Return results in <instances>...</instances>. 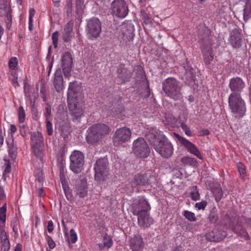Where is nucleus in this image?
<instances>
[{
    "instance_id": "f257e3e1",
    "label": "nucleus",
    "mask_w": 251,
    "mask_h": 251,
    "mask_svg": "<svg viewBox=\"0 0 251 251\" xmlns=\"http://www.w3.org/2000/svg\"><path fill=\"white\" fill-rule=\"evenodd\" d=\"M132 208L133 215L138 216V223L140 226L149 227L152 224L153 220L149 213L150 205L143 197L134 201Z\"/></svg>"
},
{
    "instance_id": "f03ea898",
    "label": "nucleus",
    "mask_w": 251,
    "mask_h": 251,
    "mask_svg": "<svg viewBox=\"0 0 251 251\" xmlns=\"http://www.w3.org/2000/svg\"><path fill=\"white\" fill-rule=\"evenodd\" d=\"M110 131L108 125L104 124H95L87 130L86 140L88 144L92 145L99 144Z\"/></svg>"
},
{
    "instance_id": "7ed1b4c3",
    "label": "nucleus",
    "mask_w": 251,
    "mask_h": 251,
    "mask_svg": "<svg viewBox=\"0 0 251 251\" xmlns=\"http://www.w3.org/2000/svg\"><path fill=\"white\" fill-rule=\"evenodd\" d=\"M182 83L174 77H168L162 82V90L165 95L175 101L181 100L182 98L181 89Z\"/></svg>"
},
{
    "instance_id": "20e7f679",
    "label": "nucleus",
    "mask_w": 251,
    "mask_h": 251,
    "mask_svg": "<svg viewBox=\"0 0 251 251\" xmlns=\"http://www.w3.org/2000/svg\"><path fill=\"white\" fill-rule=\"evenodd\" d=\"M228 104L231 112L234 114L236 118H240L245 115L246 106L240 94L231 93L228 97Z\"/></svg>"
},
{
    "instance_id": "39448f33",
    "label": "nucleus",
    "mask_w": 251,
    "mask_h": 251,
    "mask_svg": "<svg viewBox=\"0 0 251 251\" xmlns=\"http://www.w3.org/2000/svg\"><path fill=\"white\" fill-rule=\"evenodd\" d=\"M95 179L99 182H102L109 179V167L107 156L100 157L94 164Z\"/></svg>"
},
{
    "instance_id": "423d86ee",
    "label": "nucleus",
    "mask_w": 251,
    "mask_h": 251,
    "mask_svg": "<svg viewBox=\"0 0 251 251\" xmlns=\"http://www.w3.org/2000/svg\"><path fill=\"white\" fill-rule=\"evenodd\" d=\"M31 146L34 155L37 158H39L41 162H43L44 157V138L41 132H31Z\"/></svg>"
},
{
    "instance_id": "0eeeda50",
    "label": "nucleus",
    "mask_w": 251,
    "mask_h": 251,
    "mask_svg": "<svg viewBox=\"0 0 251 251\" xmlns=\"http://www.w3.org/2000/svg\"><path fill=\"white\" fill-rule=\"evenodd\" d=\"M70 169L75 174L80 173L83 169L84 155L79 151H74L70 156Z\"/></svg>"
},
{
    "instance_id": "6e6552de",
    "label": "nucleus",
    "mask_w": 251,
    "mask_h": 251,
    "mask_svg": "<svg viewBox=\"0 0 251 251\" xmlns=\"http://www.w3.org/2000/svg\"><path fill=\"white\" fill-rule=\"evenodd\" d=\"M153 148L164 158H169L173 154V145L166 137L159 142H156Z\"/></svg>"
},
{
    "instance_id": "1a4fd4ad",
    "label": "nucleus",
    "mask_w": 251,
    "mask_h": 251,
    "mask_svg": "<svg viewBox=\"0 0 251 251\" xmlns=\"http://www.w3.org/2000/svg\"><path fill=\"white\" fill-rule=\"evenodd\" d=\"M132 149L133 152L140 158H147L150 153V148L142 137H139L134 141Z\"/></svg>"
},
{
    "instance_id": "9d476101",
    "label": "nucleus",
    "mask_w": 251,
    "mask_h": 251,
    "mask_svg": "<svg viewBox=\"0 0 251 251\" xmlns=\"http://www.w3.org/2000/svg\"><path fill=\"white\" fill-rule=\"evenodd\" d=\"M68 102H78L82 98V87L76 81L70 82L68 90Z\"/></svg>"
},
{
    "instance_id": "9b49d317",
    "label": "nucleus",
    "mask_w": 251,
    "mask_h": 251,
    "mask_svg": "<svg viewBox=\"0 0 251 251\" xmlns=\"http://www.w3.org/2000/svg\"><path fill=\"white\" fill-rule=\"evenodd\" d=\"M111 13L118 17L124 18L128 13V9L125 0H114L111 3Z\"/></svg>"
},
{
    "instance_id": "f8f14e48",
    "label": "nucleus",
    "mask_w": 251,
    "mask_h": 251,
    "mask_svg": "<svg viewBox=\"0 0 251 251\" xmlns=\"http://www.w3.org/2000/svg\"><path fill=\"white\" fill-rule=\"evenodd\" d=\"M152 173L148 171L144 174H138L135 175L130 182L132 187L139 188L151 184V179L153 178Z\"/></svg>"
},
{
    "instance_id": "ddd939ff",
    "label": "nucleus",
    "mask_w": 251,
    "mask_h": 251,
    "mask_svg": "<svg viewBox=\"0 0 251 251\" xmlns=\"http://www.w3.org/2000/svg\"><path fill=\"white\" fill-rule=\"evenodd\" d=\"M131 135V132L129 128L123 127L118 128L113 136L114 143L119 145L127 142L130 140Z\"/></svg>"
},
{
    "instance_id": "4468645a",
    "label": "nucleus",
    "mask_w": 251,
    "mask_h": 251,
    "mask_svg": "<svg viewBox=\"0 0 251 251\" xmlns=\"http://www.w3.org/2000/svg\"><path fill=\"white\" fill-rule=\"evenodd\" d=\"M88 33L94 38H98L101 31V23L97 18H92L87 23Z\"/></svg>"
},
{
    "instance_id": "2eb2a0df",
    "label": "nucleus",
    "mask_w": 251,
    "mask_h": 251,
    "mask_svg": "<svg viewBox=\"0 0 251 251\" xmlns=\"http://www.w3.org/2000/svg\"><path fill=\"white\" fill-rule=\"evenodd\" d=\"M76 103L69 102L68 106L73 122L78 124L80 122L81 118L84 114L82 109Z\"/></svg>"
},
{
    "instance_id": "dca6fc26",
    "label": "nucleus",
    "mask_w": 251,
    "mask_h": 251,
    "mask_svg": "<svg viewBox=\"0 0 251 251\" xmlns=\"http://www.w3.org/2000/svg\"><path fill=\"white\" fill-rule=\"evenodd\" d=\"M146 137L154 147L156 142H159V141L162 140L166 137L161 134L159 129L155 127H151L149 129V131H147Z\"/></svg>"
},
{
    "instance_id": "f3484780",
    "label": "nucleus",
    "mask_w": 251,
    "mask_h": 251,
    "mask_svg": "<svg viewBox=\"0 0 251 251\" xmlns=\"http://www.w3.org/2000/svg\"><path fill=\"white\" fill-rule=\"evenodd\" d=\"M175 135L178 141L188 151L197 156L200 159H202V156L196 146L192 143L181 137L178 134L175 133Z\"/></svg>"
},
{
    "instance_id": "a211bd4d",
    "label": "nucleus",
    "mask_w": 251,
    "mask_h": 251,
    "mask_svg": "<svg viewBox=\"0 0 251 251\" xmlns=\"http://www.w3.org/2000/svg\"><path fill=\"white\" fill-rule=\"evenodd\" d=\"M133 70L125 68L124 64L117 70L118 76L116 81L118 84H122L129 81Z\"/></svg>"
},
{
    "instance_id": "6ab92c4d",
    "label": "nucleus",
    "mask_w": 251,
    "mask_h": 251,
    "mask_svg": "<svg viewBox=\"0 0 251 251\" xmlns=\"http://www.w3.org/2000/svg\"><path fill=\"white\" fill-rule=\"evenodd\" d=\"M226 236V231L219 228H214L213 230L205 234L207 240L215 242H220Z\"/></svg>"
},
{
    "instance_id": "aec40b11",
    "label": "nucleus",
    "mask_w": 251,
    "mask_h": 251,
    "mask_svg": "<svg viewBox=\"0 0 251 251\" xmlns=\"http://www.w3.org/2000/svg\"><path fill=\"white\" fill-rule=\"evenodd\" d=\"M245 86L244 82L239 77H232L230 79L229 87L232 93L240 94Z\"/></svg>"
},
{
    "instance_id": "412c9836",
    "label": "nucleus",
    "mask_w": 251,
    "mask_h": 251,
    "mask_svg": "<svg viewBox=\"0 0 251 251\" xmlns=\"http://www.w3.org/2000/svg\"><path fill=\"white\" fill-rule=\"evenodd\" d=\"M74 22L69 21L65 25L62 33V39L64 42H70L74 36L73 32Z\"/></svg>"
},
{
    "instance_id": "4be33fe9",
    "label": "nucleus",
    "mask_w": 251,
    "mask_h": 251,
    "mask_svg": "<svg viewBox=\"0 0 251 251\" xmlns=\"http://www.w3.org/2000/svg\"><path fill=\"white\" fill-rule=\"evenodd\" d=\"M185 70V83L189 86H192L195 83L196 72L195 70L189 64H183Z\"/></svg>"
},
{
    "instance_id": "5701e85b",
    "label": "nucleus",
    "mask_w": 251,
    "mask_h": 251,
    "mask_svg": "<svg viewBox=\"0 0 251 251\" xmlns=\"http://www.w3.org/2000/svg\"><path fill=\"white\" fill-rule=\"evenodd\" d=\"M232 231L239 236L244 238L246 240H250V236L244 227L242 220L238 221L236 225L231 227Z\"/></svg>"
},
{
    "instance_id": "b1692460",
    "label": "nucleus",
    "mask_w": 251,
    "mask_h": 251,
    "mask_svg": "<svg viewBox=\"0 0 251 251\" xmlns=\"http://www.w3.org/2000/svg\"><path fill=\"white\" fill-rule=\"evenodd\" d=\"M242 34L238 29H233L230 36V42L234 48H239L241 46Z\"/></svg>"
},
{
    "instance_id": "393cba45",
    "label": "nucleus",
    "mask_w": 251,
    "mask_h": 251,
    "mask_svg": "<svg viewBox=\"0 0 251 251\" xmlns=\"http://www.w3.org/2000/svg\"><path fill=\"white\" fill-rule=\"evenodd\" d=\"M241 218H244L243 216L240 217L236 214V212L234 210L229 211V213H226L224 217V221L227 222L229 225V226L231 227L235 225V223H238V221L242 220Z\"/></svg>"
},
{
    "instance_id": "a878e982",
    "label": "nucleus",
    "mask_w": 251,
    "mask_h": 251,
    "mask_svg": "<svg viewBox=\"0 0 251 251\" xmlns=\"http://www.w3.org/2000/svg\"><path fill=\"white\" fill-rule=\"evenodd\" d=\"M130 247L132 251H141L144 247L142 238L136 236L132 237L130 240Z\"/></svg>"
},
{
    "instance_id": "bb28decb",
    "label": "nucleus",
    "mask_w": 251,
    "mask_h": 251,
    "mask_svg": "<svg viewBox=\"0 0 251 251\" xmlns=\"http://www.w3.org/2000/svg\"><path fill=\"white\" fill-rule=\"evenodd\" d=\"M120 38V42L123 46H129L133 42V35L130 30L123 29L122 35Z\"/></svg>"
},
{
    "instance_id": "cd10ccee",
    "label": "nucleus",
    "mask_w": 251,
    "mask_h": 251,
    "mask_svg": "<svg viewBox=\"0 0 251 251\" xmlns=\"http://www.w3.org/2000/svg\"><path fill=\"white\" fill-rule=\"evenodd\" d=\"M53 85L58 92H61L63 89V78L60 71L57 70L55 73Z\"/></svg>"
},
{
    "instance_id": "c85d7f7f",
    "label": "nucleus",
    "mask_w": 251,
    "mask_h": 251,
    "mask_svg": "<svg viewBox=\"0 0 251 251\" xmlns=\"http://www.w3.org/2000/svg\"><path fill=\"white\" fill-rule=\"evenodd\" d=\"M139 75H140V80L145 84V91L144 94L145 98H148L150 95V90L148 82L146 80V75L143 71V69L141 66H138Z\"/></svg>"
},
{
    "instance_id": "c756f323",
    "label": "nucleus",
    "mask_w": 251,
    "mask_h": 251,
    "mask_svg": "<svg viewBox=\"0 0 251 251\" xmlns=\"http://www.w3.org/2000/svg\"><path fill=\"white\" fill-rule=\"evenodd\" d=\"M0 239L4 250H9L10 249V243L6 232L4 230H1L0 232Z\"/></svg>"
},
{
    "instance_id": "7c9ffc66",
    "label": "nucleus",
    "mask_w": 251,
    "mask_h": 251,
    "mask_svg": "<svg viewBox=\"0 0 251 251\" xmlns=\"http://www.w3.org/2000/svg\"><path fill=\"white\" fill-rule=\"evenodd\" d=\"M208 219L210 224H215L219 220L218 210L215 206H214L211 210L208 216Z\"/></svg>"
},
{
    "instance_id": "2f4dec72",
    "label": "nucleus",
    "mask_w": 251,
    "mask_h": 251,
    "mask_svg": "<svg viewBox=\"0 0 251 251\" xmlns=\"http://www.w3.org/2000/svg\"><path fill=\"white\" fill-rule=\"evenodd\" d=\"M0 9L3 10L4 13L1 14V16L8 14L9 13H11V9L9 5L8 1L5 0L0 1Z\"/></svg>"
},
{
    "instance_id": "473e14b6",
    "label": "nucleus",
    "mask_w": 251,
    "mask_h": 251,
    "mask_svg": "<svg viewBox=\"0 0 251 251\" xmlns=\"http://www.w3.org/2000/svg\"><path fill=\"white\" fill-rule=\"evenodd\" d=\"M251 17V0H246L244 9V19L247 20Z\"/></svg>"
},
{
    "instance_id": "72a5a7b5",
    "label": "nucleus",
    "mask_w": 251,
    "mask_h": 251,
    "mask_svg": "<svg viewBox=\"0 0 251 251\" xmlns=\"http://www.w3.org/2000/svg\"><path fill=\"white\" fill-rule=\"evenodd\" d=\"M213 194L215 197V200L217 202H219L221 200L223 195V190L219 185L218 187L214 188L212 189Z\"/></svg>"
},
{
    "instance_id": "f704fd0d",
    "label": "nucleus",
    "mask_w": 251,
    "mask_h": 251,
    "mask_svg": "<svg viewBox=\"0 0 251 251\" xmlns=\"http://www.w3.org/2000/svg\"><path fill=\"white\" fill-rule=\"evenodd\" d=\"M181 162L185 165H187L194 166H196L197 163V161L195 158L188 156H184L181 158Z\"/></svg>"
},
{
    "instance_id": "c9c22d12",
    "label": "nucleus",
    "mask_w": 251,
    "mask_h": 251,
    "mask_svg": "<svg viewBox=\"0 0 251 251\" xmlns=\"http://www.w3.org/2000/svg\"><path fill=\"white\" fill-rule=\"evenodd\" d=\"M72 64H61L63 74L66 77H69L71 75V73L72 69Z\"/></svg>"
},
{
    "instance_id": "e433bc0d",
    "label": "nucleus",
    "mask_w": 251,
    "mask_h": 251,
    "mask_svg": "<svg viewBox=\"0 0 251 251\" xmlns=\"http://www.w3.org/2000/svg\"><path fill=\"white\" fill-rule=\"evenodd\" d=\"M124 110V108L123 106L118 104L117 107H114V109L112 110L111 114L112 116L114 117L119 118L121 116Z\"/></svg>"
},
{
    "instance_id": "4c0bfd02",
    "label": "nucleus",
    "mask_w": 251,
    "mask_h": 251,
    "mask_svg": "<svg viewBox=\"0 0 251 251\" xmlns=\"http://www.w3.org/2000/svg\"><path fill=\"white\" fill-rule=\"evenodd\" d=\"M86 186H87L86 181L84 179H78L75 181L74 189L75 191H76L78 189L84 188Z\"/></svg>"
},
{
    "instance_id": "58836bf2",
    "label": "nucleus",
    "mask_w": 251,
    "mask_h": 251,
    "mask_svg": "<svg viewBox=\"0 0 251 251\" xmlns=\"http://www.w3.org/2000/svg\"><path fill=\"white\" fill-rule=\"evenodd\" d=\"M72 53L69 51L64 52L62 56V63H73Z\"/></svg>"
},
{
    "instance_id": "ea45409f",
    "label": "nucleus",
    "mask_w": 251,
    "mask_h": 251,
    "mask_svg": "<svg viewBox=\"0 0 251 251\" xmlns=\"http://www.w3.org/2000/svg\"><path fill=\"white\" fill-rule=\"evenodd\" d=\"M34 176L36 177V180L39 183H43L44 181L43 170L41 168H37L34 172Z\"/></svg>"
},
{
    "instance_id": "a19ab883",
    "label": "nucleus",
    "mask_w": 251,
    "mask_h": 251,
    "mask_svg": "<svg viewBox=\"0 0 251 251\" xmlns=\"http://www.w3.org/2000/svg\"><path fill=\"white\" fill-rule=\"evenodd\" d=\"M7 144L8 145L9 148V154L10 157H11V159L12 160H14L16 159L17 156V148L15 147L14 145H11V146L9 145V144L8 142Z\"/></svg>"
},
{
    "instance_id": "79ce46f5",
    "label": "nucleus",
    "mask_w": 251,
    "mask_h": 251,
    "mask_svg": "<svg viewBox=\"0 0 251 251\" xmlns=\"http://www.w3.org/2000/svg\"><path fill=\"white\" fill-rule=\"evenodd\" d=\"M184 216L189 221L195 222L197 220L195 214L189 211H184L183 213Z\"/></svg>"
},
{
    "instance_id": "37998d69",
    "label": "nucleus",
    "mask_w": 251,
    "mask_h": 251,
    "mask_svg": "<svg viewBox=\"0 0 251 251\" xmlns=\"http://www.w3.org/2000/svg\"><path fill=\"white\" fill-rule=\"evenodd\" d=\"M6 205L5 203L1 207H0V221L4 223L6 220Z\"/></svg>"
},
{
    "instance_id": "c03bdc74",
    "label": "nucleus",
    "mask_w": 251,
    "mask_h": 251,
    "mask_svg": "<svg viewBox=\"0 0 251 251\" xmlns=\"http://www.w3.org/2000/svg\"><path fill=\"white\" fill-rule=\"evenodd\" d=\"M18 115L19 122L23 123L25 120V114L24 108L22 106H20L19 108Z\"/></svg>"
},
{
    "instance_id": "a18cd8bd",
    "label": "nucleus",
    "mask_w": 251,
    "mask_h": 251,
    "mask_svg": "<svg viewBox=\"0 0 251 251\" xmlns=\"http://www.w3.org/2000/svg\"><path fill=\"white\" fill-rule=\"evenodd\" d=\"M60 180L61 181L62 185L63 187V189L64 190L65 194L66 196L67 199L69 200L70 198L69 197V194H67V190L68 189L67 181L65 178H60Z\"/></svg>"
},
{
    "instance_id": "49530a36",
    "label": "nucleus",
    "mask_w": 251,
    "mask_h": 251,
    "mask_svg": "<svg viewBox=\"0 0 251 251\" xmlns=\"http://www.w3.org/2000/svg\"><path fill=\"white\" fill-rule=\"evenodd\" d=\"M237 167L240 176L242 178H244L246 176V170L245 166L241 162H239L237 164Z\"/></svg>"
},
{
    "instance_id": "de8ad7c7",
    "label": "nucleus",
    "mask_w": 251,
    "mask_h": 251,
    "mask_svg": "<svg viewBox=\"0 0 251 251\" xmlns=\"http://www.w3.org/2000/svg\"><path fill=\"white\" fill-rule=\"evenodd\" d=\"M59 32L57 31H55L52 34V40L53 46L55 48H56L58 46Z\"/></svg>"
},
{
    "instance_id": "09e8293b",
    "label": "nucleus",
    "mask_w": 251,
    "mask_h": 251,
    "mask_svg": "<svg viewBox=\"0 0 251 251\" xmlns=\"http://www.w3.org/2000/svg\"><path fill=\"white\" fill-rule=\"evenodd\" d=\"M75 192L79 197L84 198L87 194V186L84 187V188L78 189Z\"/></svg>"
},
{
    "instance_id": "8fccbe9b",
    "label": "nucleus",
    "mask_w": 251,
    "mask_h": 251,
    "mask_svg": "<svg viewBox=\"0 0 251 251\" xmlns=\"http://www.w3.org/2000/svg\"><path fill=\"white\" fill-rule=\"evenodd\" d=\"M103 239L104 240H106L103 243L104 246H105V247L109 248L112 246V239L110 237L108 236L107 234L103 237Z\"/></svg>"
},
{
    "instance_id": "3c124183",
    "label": "nucleus",
    "mask_w": 251,
    "mask_h": 251,
    "mask_svg": "<svg viewBox=\"0 0 251 251\" xmlns=\"http://www.w3.org/2000/svg\"><path fill=\"white\" fill-rule=\"evenodd\" d=\"M46 123L47 133L50 136L53 134V128L52 124L50 122V120L46 121Z\"/></svg>"
},
{
    "instance_id": "603ef678",
    "label": "nucleus",
    "mask_w": 251,
    "mask_h": 251,
    "mask_svg": "<svg viewBox=\"0 0 251 251\" xmlns=\"http://www.w3.org/2000/svg\"><path fill=\"white\" fill-rule=\"evenodd\" d=\"M181 127L187 136H192V132L190 128L187 126L186 124H185L184 123H182L181 124Z\"/></svg>"
},
{
    "instance_id": "864d4df0",
    "label": "nucleus",
    "mask_w": 251,
    "mask_h": 251,
    "mask_svg": "<svg viewBox=\"0 0 251 251\" xmlns=\"http://www.w3.org/2000/svg\"><path fill=\"white\" fill-rule=\"evenodd\" d=\"M29 86L28 85H27L26 83L25 82L24 90H25V95L26 97H28L29 100L31 101V102H32V100L33 99L34 100L36 96L35 95L34 98H32L30 96V95L29 94V92L28 91L29 90Z\"/></svg>"
},
{
    "instance_id": "5fc2aeb1",
    "label": "nucleus",
    "mask_w": 251,
    "mask_h": 251,
    "mask_svg": "<svg viewBox=\"0 0 251 251\" xmlns=\"http://www.w3.org/2000/svg\"><path fill=\"white\" fill-rule=\"evenodd\" d=\"M51 107L50 105L46 107V112L44 113V116L46 117V121L51 120Z\"/></svg>"
},
{
    "instance_id": "6e6d98bb",
    "label": "nucleus",
    "mask_w": 251,
    "mask_h": 251,
    "mask_svg": "<svg viewBox=\"0 0 251 251\" xmlns=\"http://www.w3.org/2000/svg\"><path fill=\"white\" fill-rule=\"evenodd\" d=\"M31 113L33 119L36 121L38 119V112L34 103L32 104L31 107Z\"/></svg>"
},
{
    "instance_id": "4d7b16f0",
    "label": "nucleus",
    "mask_w": 251,
    "mask_h": 251,
    "mask_svg": "<svg viewBox=\"0 0 251 251\" xmlns=\"http://www.w3.org/2000/svg\"><path fill=\"white\" fill-rule=\"evenodd\" d=\"M70 239L72 243H75L77 239V234L73 229L70 230Z\"/></svg>"
},
{
    "instance_id": "13d9d810",
    "label": "nucleus",
    "mask_w": 251,
    "mask_h": 251,
    "mask_svg": "<svg viewBox=\"0 0 251 251\" xmlns=\"http://www.w3.org/2000/svg\"><path fill=\"white\" fill-rule=\"evenodd\" d=\"M6 17V27L8 29H10L12 25V17L11 15V13H9L8 14L5 15Z\"/></svg>"
},
{
    "instance_id": "bf43d9fd",
    "label": "nucleus",
    "mask_w": 251,
    "mask_h": 251,
    "mask_svg": "<svg viewBox=\"0 0 251 251\" xmlns=\"http://www.w3.org/2000/svg\"><path fill=\"white\" fill-rule=\"evenodd\" d=\"M207 205L206 201H202L200 202H197L195 204V207L197 208L198 210H204Z\"/></svg>"
},
{
    "instance_id": "052dcab7",
    "label": "nucleus",
    "mask_w": 251,
    "mask_h": 251,
    "mask_svg": "<svg viewBox=\"0 0 251 251\" xmlns=\"http://www.w3.org/2000/svg\"><path fill=\"white\" fill-rule=\"evenodd\" d=\"M191 199L193 201H197L200 199V194L198 191H192L190 193Z\"/></svg>"
},
{
    "instance_id": "680f3d73",
    "label": "nucleus",
    "mask_w": 251,
    "mask_h": 251,
    "mask_svg": "<svg viewBox=\"0 0 251 251\" xmlns=\"http://www.w3.org/2000/svg\"><path fill=\"white\" fill-rule=\"evenodd\" d=\"M48 243L50 249H52L55 247V243L50 236H48Z\"/></svg>"
},
{
    "instance_id": "e2e57ef3",
    "label": "nucleus",
    "mask_w": 251,
    "mask_h": 251,
    "mask_svg": "<svg viewBox=\"0 0 251 251\" xmlns=\"http://www.w3.org/2000/svg\"><path fill=\"white\" fill-rule=\"evenodd\" d=\"M40 93L43 94V96H45L46 95V87L44 79H42L41 80Z\"/></svg>"
},
{
    "instance_id": "0e129e2a",
    "label": "nucleus",
    "mask_w": 251,
    "mask_h": 251,
    "mask_svg": "<svg viewBox=\"0 0 251 251\" xmlns=\"http://www.w3.org/2000/svg\"><path fill=\"white\" fill-rule=\"evenodd\" d=\"M6 167L4 172L5 173H9L11 172V164L9 160H5Z\"/></svg>"
},
{
    "instance_id": "69168bd1",
    "label": "nucleus",
    "mask_w": 251,
    "mask_h": 251,
    "mask_svg": "<svg viewBox=\"0 0 251 251\" xmlns=\"http://www.w3.org/2000/svg\"><path fill=\"white\" fill-rule=\"evenodd\" d=\"M20 128V134L23 137H25L26 135L27 127L23 125Z\"/></svg>"
},
{
    "instance_id": "338daca9",
    "label": "nucleus",
    "mask_w": 251,
    "mask_h": 251,
    "mask_svg": "<svg viewBox=\"0 0 251 251\" xmlns=\"http://www.w3.org/2000/svg\"><path fill=\"white\" fill-rule=\"evenodd\" d=\"M48 231L50 233L53 230V224L52 221H49L48 222Z\"/></svg>"
},
{
    "instance_id": "774afa93",
    "label": "nucleus",
    "mask_w": 251,
    "mask_h": 251,
    "mask_svg": "<svg viewBox=\"0 0 251 251\" xmlns=\"http://www.w3.org/2000/svg\"><path fill=\"white\" fill-rule=\"evenodd\" d=\"M199 133L200 136H206L209 135L210 133L209 130L207 129H203L201 130Z\"/></svg>"
}]
</instances>
